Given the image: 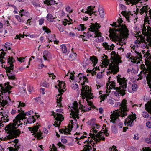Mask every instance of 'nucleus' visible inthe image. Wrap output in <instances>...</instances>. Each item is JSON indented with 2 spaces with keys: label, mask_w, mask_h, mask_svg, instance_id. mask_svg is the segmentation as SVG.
Segmentation results:
<instances>
[{
  "label": "nucleus",
  "mask_w": 151,
  "mask_h": 151,
  "mask_svg": "<svg viewBox=\"0 0 151 151\" xmlns=\"http://www.w3.org/2000/svg\"><path fill=\"white\" fill-rule=\"evenodd\" d=\"M38 127L37 125L34 126L33 127H29L28 129L31 131V133H34L32 135L35 134L34 136L37 139H40L43 138L42 136V133L39 131H38Z\"/></svg>",
  "instance_id": "obj_11"
},
{
  "label": "nucleus",
  "mask_w": 151,
  "mask_h": 151,
  "mask_svg": "<svg viewBox=\"0 0 151 151\" xmlns=\"http://www.w3.org/2000/svg\"><path fill=\"white\" fill-rule=\"evenodd\" d=\"M114 46L113 44H112L110 46H109V50H112L114 49Z\"/></svg>",
  "instance_id": "obj_61"
},
{
  "label": "nucleus",
  "mask_w": 151,
  "mask_h": 151,
  "mask_svg": "<svg viewBox=\"0 0 151 151\" xmlns=\"http://www.w3.org/2000/svg\"><path fill=\"white\" fill-rule=\"evenodd\" d=\"M36 121V119L34 118V116H30L27 120V123L31 124L32 123H34Z\"/></svg>",
  "instance_id": "obj_27"
},
{
  "label": "nucleus",
  "mask_w": 151,
  "mask_h": 151,
  "mask_svg": "<svg viewBox=\"0 0 151 151\" xmlns=\"http://www.w3.org/2000/svg\"><path fill=\"white\" fill-rule=\"evenodd\" d=\"M121 76L119 75L117 76V79L118 82L119 83L120 86L116 88L115 83L114 81H110L109 80L111 78V77L109 78V83L107 84V88L109 90L112 88L116 89V91L114 93V94L116 96H119L121 95L123 96L125 94V92L126 91L125 89L127 87V80L124 78H121Z\"/></svg>",
  "instance_id": "obj_2"
},
{
  "label": "nucleus",
  "mask_w": 151,
  "mask_h": 151,
  "mask_svg": "<svg viewBox=\"0 0 151 151\" xmlns=\"http://www.w3.org/2000/svg\"><path fill=\"white\" fill-rule=\"evenodd\" d=\"M57 27L60 32H63V28L61 25H59Z\"/></svg>",
  "instance_id": "obj_54"
},
{
  "label": "nucleus",
  "mask_w": 151,
  "mask_h": 151,
  "mask_svg": "<svg viewBox=\"0 0 151 151\" xmlns=\"http://www.w3.org/2000/svg\"><path fill=\"white\" fill-rule=\"evenodd\" d=\"M76 56V53L73 52L69 55L68 59L70 60L73 61L75 59Z\"/></svg>",
  "instance_id": "obj_26"
},
{
  "label": "nucleus",
  "mask_w": 151,
  "mask_h": 151,
  "mask_svg": "<svg viewBox=\"0 0 151 151\" xmlns=\"http://www.w3.org/2000/svg\"><path fill=\"white\" fill-rule=\"evenodd\" d=\"M142 115L145 118H147L149 117V114L147 112H143L142 113Z\"/></svg>",
  "instance_id": "obj_43"
},
{
  "label": "nucleus",
  "mask_w": 151,
  "mask_h": 151,
  "mask_svg": "<svg viewBox=\"0 0 151 151\" xmlns=\"http://www.w3.org/2000/svg\"><path fill=\"white\" fill-rule=\"evenodd\" d=\"M65 10L67 12L69 13L71 12H72L70 7L69 6L66 7Z\"/></svg>",
  "instance_id": "obj_56"
},
{
  "label": "nucleus",
  "mask_w": 151,
  "mask_h": 151,
  "mask_svg": "<svg viewBox=\"0 0 151 151\" xmlns=\"http://www.w3.org/2000/svg\"><path fill=\"white\" fill-rule=\"evenodd\" d=\"M100 126L98 124H96L95 126H93L92 128H93V129H98L99 128Z\"/></svg>",
  "instance_id": "obj_59"
},
{
  "label": "nucleus",
  "mask_w": 151,
  "mask_h": 151,
  "mask_svg": "<svg viewBox=\"0 0 151 151\" xmlns=\"http://www.w3.org/2000/svg\"><path fill=\"white\" fill-rule=\"evenodd\" d=\"M22 37L23 38L24 37V35H22V34H19V35H17L15 37V39H21L20 37Z\"/></svg>",
  "instance_id": "obj_53"
},
{
  "label": "nucleus",
  "mask_w": 151,
  "mask_h": 151,
  "mask_svg": "<svg viewBox=\"0 0 151 151\" xmlns=\"http://www.w3.org/2000/svg\"><path fill=\"white\" fill-rule=\"evenodd\" d=\"M95 7V6H93V8H92L91 6H88L86 9L87 10L85 11V13L88 14L90 16L92 14L96 15L95 14L96 12H93L94 10Z\"/></svg>",
  "instance_id": "obj_21"
},
{
  "label": "nucleus",
  "mask_w": 151,
  "mask_h": 151,
  "mask_svg": "<svg viewBox=\"0 0 151 151\" xmlns=\"http://www.w3.org/2000/svg\"><path fill=\"white\" fill-rule=\"evenodd\" d=\"M61 47L62 51L63 53H66L67 52V50L66 46L64 45H62Z\"/></svg>",
  "instance_id": "obj_33"
},
{
  "label": "nucleus",
  "mask_w": 151,
  "mask_h": 151,
  "mask_svg": "<svg viewBox=\"0 0 151 151\" xmlns=\"http://www.w3.org/2000/svg\"><path fill=\"white\" fill-rule=\"evenodd\" d=\"M44 19L43 18H41L39 20V24L40 25H42L44 22Z\"/></svg>",
  "instance_id": "obj_52"
},
{
  "label": "nucleus",
  "mask_w": 151,
  "mask_h": 151,
  "mask_svg": "<svg viewBox=\"0 0 151 151\" xmlns=\"http://www.w3.org/2000/svg\"><path fill=\"white\" fill-rule=\"evenodd\" d=\"M58 81L59 82L58 85L59 89L56 86H55V87L58 89V91L59 92L60 94H58L57 96H59L62 94V92H64V91L63 90V88H65V84L63 82H60L59 81Z\"/></svg>",
  "instance_id": "obj_19"
},
{
  "label": "nucleus",
  "mask_w": 151,
  "mask_h": 151,
  "mask_svg": "<svg viewBox=\"0 0 151 151\" xmlns=\"http://www.w3.org/2000/svg\"><path fill=\"white\" fill-rule=\"evenodd\" d=\"M44 2L48 5H53L55 3V1L54 0H46Z\"/></svg>",
  "instance_id": "obj_28"
},
{
  "label": "nucleus",
  "mask_w": 151,
  "mask_h": 151,
  "mask_svg": "<svg viewBox=\"0 0 151 151\" xmlns=\"http://www.w3.org/2000/svg\"><path fill=\"white\" fill-rule=\"evenodd\" d=\"M43 54L44 56L47 57L50 55V53L48 51H45L43 52Z\"/></svg>",
  "instance_id": "obj_49"
},
{
  "label": "nucleus",
  "mask_w": 151,
  "mask_h": 151,
  "mask_svg": "<svg viewBox=\"0 0 151 151\" xmlns=\"http://www.w3.org/2000/svg\"><path fill=\"white\" fill-rule=\"evenodd\" d=\"M8 58L7 61L8 67L6 66L5 68L6 70V72L9 79L16 80L17 78L14 73V65L12 64V63L15 61L14 59L12 57L8 56Z\"/></svg>",
  "instance_id": "obj_7"
},
{
  "label": "nucleus",
  "mask_w": 151,
  "mask_h": 151,
  "mask_svg": "<svg viewBox=\"0 0 151 151\" xmlns=\"http://www.w3.org/2000/svg\"><path fill=\"white\" fill-rule=\"evenodd\" d=\"M140 69L142 70L141 72V73L142 72L145 75H147V72L148 70L146 68L145 65L144 64H142L141 65Z\"/></svg>",
  "instance_id": "obj_24"
},
{
  "label": "nucleus",
  "mask_w": 151,
  "mask_h": 151,
  "mask_svg": "<svg viewBox=\"0 0 151 151\" xmlns=\"http://www.w3.org/2000/svg\"><path fill=\"white\" fill-rule=\"evenodd\" d=\"M91 25L90 26V29H91L92 32H94L95 34L94 37L96 39L94 41L96 43H101L103 41L104 39L102 37L101 35V33L98 31V29L100 28V26L97 23L91 24Z\"/></svg>",
  "instance_id": "obj_8"
},
{
  "label": "nucleus",
  "mask_w": 151,
  "mask_h": 151,
  "mask_svg": "<svg viewBox=\"0 0 151 151\" xmlns=\"http://www.w3.org/2000/svg\"><path fill=\"white\" fill-rule=\"evenodd\" d=\"M1 56L0 57V62H1V64H2L4 63L5 62L4 60V58L2 56L3 55L5 56V53L4 52H1Z\"/></svg>",
  "instance_id": "obj_36"
},
{
  "label": "nucleus",
  "mask_w": 151,
  "mask_h": 151,
  "mask_svg": "<svg viewBox=\"0 0 151 151\" xmlns=\"http://www.w3.org/2000/svg\"><path fill=\"white\" fill-rule=\"evenodd\" d=\"M146 126L149 128H151V122H148L146 123Z\"/></svg>",
  "instance_id": "obj_58"
},
{
  "label": "nucleus",
  "mask_w": 151,
  "mask_h": 151,
  "mask_svg": "<svg viewBox=\"0 0 151 151\" xmlns=\"http://www.w3.org/2000/svg\"><path fill=\"white\" fill-rule=\"evenodd\" d=\"M91 31L92 32L91 29V30H90V31L88 32L87 33V34H88V36H90V37H91L92 36V35L91 34Z\"/></svg>",
  "instance_id": "obj_63"
},
{
  "label": "nucleus",
  "mask_w": 151,
  "mask_h": 151,
  "mask_svg": "<svg viewBox=\"0 0 151 151\" xmlns=\"http://www.w3.org/2000/svg\"><path fill=\"white\" fill-rule=\"evenodd\" d=\"M111 55V63H110L109 64V61L107 59V56L105 54H103L104 56L101 57L103 58L101 61L105 67H107L109 64V68L110 70L107 73L108 74L109 73L113 74H115L119 70L118 65L121 63V61L116 55L115 51H112Z\"/></svg>",
  "instance_id": "obj_1"
},
{
  "label": "nucleus",
  "mask_w": 151,
  "mask_h": 151,
  "mask_svg": "<svg viewBox=\"0 0 151 151\" xmlns=\"http://www.w3.org/2000/svg\"><path fill=\"white\" fill-rule=\"evenodd\" d=\"M121 14L124 16L127 20L129 22H130V19H129L130 18V15L131 14V13L130 12H128L126 11H122L121 12Z\"/></svg>",
  "instance_id": "obj_22"
},
{
  "label": "nucleus",
  "mask_w": 151,
  "mask_h": 151,
  "mask_svg": "<svg viewBox=\"0 0 151 151\" xmlns=\"http://www.w3.org/2000/svg\"><path fill=\"white\" fill-rule=\"evenodd\" d=\"M83 150L81 151H90L92 149V147L91 146L85 145L83 146Z\"/></svg>",
  "instance_id": "obj_31"
},
{
  "label": "nucleus",
  "mask_w": 151,
  "mask_h": 151,
  "mask_svg": "<svg viewBox=\"0 0 151 151\" xmlns=\"http://www.w3.org/2000/svg\"><path fill=\"white\" fill-rule=\"evenodd\" d=\"M68 128H66V130L68 132H70L72 129V128H73V127L70 124H69L68 126Z\"/></svg>",
  "instance_id": "obj_46"
},
{
  "label": "nucleus",
  "mask_w": 151,
  "mask_h": 151,
  "mask_svg": "<svg viewBox=\"0 0 151 151\" xmlns=\"http://www.w3.org/2000/svg\"><path fill=\"white\" fill-rule=\"evenodd\" d=\"M33 91V88L32 87L30 86L29 87V92H31Z\"/></svg>",
  "instance_id": "obj_64"
},
{
  "label": "nucleus",
  "mask_w": 151,
  "mask_h": 151,
  "mask_svg": "<svg viewBox=\"0 0 151 151\" xmlns=\"http://www.w3.org/2000/svg\"><path fill=\"white\" fill-rule=\"evenodd\" d=\"M99 12L101 17L103 18L104 17V14L103 9L102 8L99 9Z\"/></svg>",
  "instance_id": "obj_35"
},
{
  "label": "nucleus",
  "mask_w": 151,
  "mask_h": 151,
  "mask_svg": "<svg viewBox=\"0 0 151 151\" xmlns=\"http://www.w3.org/2000/svg\"><path fill=\"white\" fill-rule=\"evenodd\" d=\"M25 106V103H22L21 101H19V106H18V108H19L18 110L19 109V110L20 109V107H22Z\"/></svg>",
  "instance_id": "obj_47"
},
{
  "label": "nucleus",
  "mask_w": 151,
  "mask_h": 151,
  "mask_svg": "<svg viewBox=\"0 0 151 151\" xmlns=\"http://www.w3.org/2000/svg\"><path fill=\"white\" fill-rule=\"evenodd\" d=\"M47 18L49 21L52 22L53 21L54 18L51 14H48L47 16Z\"/></svg>",
  "instance_id": "obj_34"
},
{
  "label": "nucleus",
  "mask_w": 151,
  "mask_h": 151,
  "mask_svg": "<svg viewBox=\"0 0 151 151\" xmlns=\"http://www.w3.org/2000/svg\"><path fill=\"white\" fill-rule=\"evenodd\" d=\"M132 49H133V51H134V52L136 53L137 55H138L137 58L138 59L142 58V55L141 53L137 51L136 50H135V48L134 47H132Z\"/></svg>",
  "instance_id": "obj_32"
},
{
  "label": "nucleus",
  "mask_w": 151,
  "mask_h": 151,
  "mask_svg": "<svg viewBox=\"0 0 151 151\" xmlns=\"http://www.w3.org/2000/svg\"><path fill=\"white\" fill-rule=\"evenodd\" d=\"M111 25L113 27H115L116 28H118V29H117V30L119 29V27L118 25L116 24V22H114L113 24H111Z\"/></svg>",
  "instance_id": "obj_55"
},
{
  "label": "nucleus",
  "mask_w": 151,
  "mask_h": 151,
  "mask_svg": "<svg viewBox=\"0 0 151 151\" xmlns=\"http://www.w3.org/2000/svg\"><path fill=\"white\" fill-rule=\"evenodd\" d=\"M123 21L121 19L119 18V19L118 20V22L119 23V24L118 25L119 27V30H116L114 28L111 29L110 28L109 30V32L110 33H112L113 32H115V31L116 32V31H122V28L124 27H125L126 29L127 30H128V29L127 28L126 26L124 25V24H121L123 22Z\"/></svg>",
  "instance_id": "obj_15"
},
{
  "label": "nucleus",
  "mask_w": 151,
  "mask_h": 151,
  "mask_svg": "<svg viewBox=\"0 0 151 151\" xmlns=\"http://www.w3.org/2000/svg\"><path fill=\"white\" fill-rule=\"evenodd\" d=\"M82 92L81 93V96L82 98L83 101L86 98V101H87L88 104L90 106L89 108L85 109V107H83V106L81 105L80 102H79L81 107H79V109L85 112L88 111L91 109V108H93L94 106L93 105L92 103L88 101V99H90L93 98V96H92V94L91 93V88L89 86L87 85L82 87V89L81 90Z\"/></svg>",
  "instance_id": "obj_5"
},
{
  "label": "nucleus",
  "mask_w": 151,
  "mask_h": 151,
  "mask_svg": "<svg viewBox=\"0 0 151 151\" xmlns=\"http://www.w3.org/2000/svg\"><path fill=\"white\" fill-rule=\"evenodd\" d=\"M150 76H151L149 74H148L146 77V79L147 81V83L149 86V88H151V77Z\"/></svg>",
  "instance_id": "obj_25"
},
{
  "label": "nucleus",
  "mask_w": 151,
  "mask_h": 151,
  "mask_svg": "<svg viewBox=\"0 0 151 151\" xmlns=\"http://www.w3.org/2000/svg\"><path fill=\"white\" fill-rule=\"evenodd\" d=\"M140 0H133L130 1L131 3H137L139 2Z\"/></svg>",
  "instance_id": "obj_62"
},
{
  "label": "nucleus",
  "mask_w": 151,
  "mask_h": 151,
  "mask_svg": "<svg viewBox=\"0 0 151 151\" xmlns=\"http://www.w3.org/2000/svg\"><path fill=\"white\" fill-rule=\"evenodd\" d=\"M92 62V64H93V65L94 67L96 65V64L97 63L98 60L96 57L94 56L90 57L89 60L88 59H87L86 61H85V64L86 65H88L89 63V62Z\"/></svg>",
  "instance_id": "obj_18"
},
{
  "label": "nucleus",
  "mask_w": 151,
  "mask_h": 151,
  "mask_svg": "<svg viewBox=\"0 0 151 151\" xmlns=\"http://www.w3.org/2000/svg\"><path fill=\"white\" fill-rule=\"evenodd\" d=\"M80 26L81 28V30L82 31L84 30L86 28L84 26V25L83 24H80Z\"/></svg>",
  "instance_id": "obj_57"
},
{
  "label": "nucleus",
  "mask_w": 151,
  "mask_h": 151,
  "mask_svg": "<svg viewBox=\"0 0 151 151\" xmlns=\"http://www.w3.org/2000/svg\"><path fill=\"white\" fill-rule=\"evenodd\" d=\"M145 141L148 144H151V135H150L148 138H145Z\"/></svg>",
  "instance_id": "obj_39"
},
{
  "label": "nucleus",
  "mask_w": 151,
  "mask_h": 151,
  "mask_svg": "<svg viewBox=\"0 0 151 151\" xmlns=\"http://www.w3.org/2000/svg\"><path fill=\"white\" fill-rule=\"evenodd\" d=\"M16 118L17 120L16 121L13 123H10L6 126V128H7V130L8 131L9 134L8 135L4 138L5 140L12 139L14 138H17V137H19L21 132L19 129H17L18 127L23 124L25 125L27 124V123L25 124V122H24V124L21 123L18 124V123H20V121L22 119H18V118L17 117V116Z\"/></svg>",
  "instance_id": "obj_3"
},
{
  "label": "nucleus",
  "mask_w": 151,
  "mask_h": 151,
  "mask_svg": "<svg viewBox=\"0 0 151 151\" xmlns=\"http://www.w3.org/2000/svg\"><path fill=\"white\" fill-rule=\"evenodd\" d=\"M15 17L19 22H23V19H21L19 16L16 15Z\"/></svg>",
  "instance_id": "obj_50"
},
{
  "label": "nucleus",
  "mask_w": 151,
  "mask_h": 151,
  "mask_svg": "<svg viewBox=\"0 0 151 151\" xmlns=\"http://www.w3.org/2000/svg\"><path fill=\"white\" fill-rule=\"evenodd\" d=\"M2 114V116H3V117H1V120L3 121L4 122H7L9 121V119L8 118L9 116H7L6 114L4 115L2 114V112L1 113V114Z\"/></svg>",
  "instance_id": "obj_30"
},
{
  "label": "nucleus",
  "mask_w": 151,
  "mask_h": 151,
  "mask_svg": "<svg viewBox=\"0 0 151 151\" xmlns=\"http://www.w3.org/2000/svg\"><path fill=\"white\" fill-rule=\"evenodd\" d=\"M71 112L72 114V116L74 119L76 120V118H79L78 116L79 114V109L78 106V103L76 101L73 103V106L72 107Z\"/></svg>",
  "instance_id": "obj_12"
},
{
  "label": "nucleus",
  "mask_w": 151,
  "mask_h": 151,
  "mask_svg": "<svg viewBox=\"0 0 151 151\" xmlns=\"http://www.w3.org/2000/svg\"><path fill=\"white\" fill-rule=\"evenodd\" d=\"M132 90L134 91H136L138 88L137 85L136 84H134L132 86Z\"/></svg>",
  "instance_id": "obj_44"
},
{
  "label": "nucleus",
  "mask_w": 151,
  "mask_h": 151,
  "mask_svg": "<svg viewBox=\"0 0 151 151\" xmlns=\"http://www.w3.org/2000/svg\"><path fill=\"white\" fill-rule=\"evenodd\" d=\"M42 29L44 30L45 31V32L47 33H49L50 32L49 29L48 28H47L46 27H42Z\"/></svg>",
  "instance_id": "obj_48"
},
{
  "label": "nucleus",
  "mask_w": 151,
  "mask_h": 151,
  "mask_svg": "<svg viewBox=\"0 0 151 151\" xmlns=\"http://www.w3.org/2000/svg\"><path fill=\"white\" fill-rule=\"evenodd\" d=\"M8 100H9V101L11 100L9 98V97L8 96H7L6 97L5 100L3 99L1 101H0L1 105L2 107H4L5 105L7 104Z\"/></svg>",
  "instance_id": "obj_23"
},
{
  "label": "nucleus",
  "mask_w": 151,
  "mask_h": 151,
  "mask_svg": "<svg viewBox=\"0 0 151 151\" xmlns=\"http://www.w3.org/2000/svg\"><path fill=\"white\" fill-rule=\"evenodd\" d=\"M149 9L150 8L147 5L143 6L138 12L141 14H142L144 12L146 14L144 20L145 22H149L151 19V9H150L149 11H148Z\"/></svg>",
  "instance_id": "obj_9"
},
{
  "label": "nucleus",
  "mask_w": 151,
  "mask_h": 151,
  "mask_svg": "<svg viewBox=\"0 0 151 151\" xmlns=\"http://www.w3.org/2000/svg\"><path fill=\"white\" fill-rule=\"evenodd\" d=\"M102 45L104 47L105 49L107 50L109 49V46L107 43H102Z\"/></svg>",
  "instance_id": "obj_45"
},
{
  "label": "nucleus",
  "mask_w": 151,
  "mask_h": 151,
  "mask_svg": "<svg viewBox=\"0 0 151 151\" xmlns=\"http://www.w3.org/2000/svg\"><path fill=\"white\" fill-rule=\"evenodd\" d=\"M18 111V112L19 113V114L17 116V117L18 118V119L20 120V119H21L22 120L26 119L27 117H25V116L30 115L33 112L32 111L30 110L27 112L24 113L22 108H20V109H19Z\"/></svg>",
  "instance_id": "obj_13"
},
{
  "label": "nucleus",
  "mask_w": 151,
  "mask_h": 151,
  "mask_svg": "<svg viewBox=\"0 0 151 151\" xmlns=\"http://www.w3.org/2000/svg\"><path fill=\"white\" fill-rule=\"evenodd\" d=\"M41 85L44 87L48 88L49 87L48 83L45 81H43L41 83Z\"/></svg>",
  "instance_id": "obj_37"
},
{
  "label": "nucleus",
  "mask_w": 151,
  "mask_h": 151,
  "mask_svg": "<svg viewBox=\"0 0 151 151\" xmlns=\"http://www.w3.org/2000/svg\"><path fill=\"white\" fill-rule=\"evenodd\" d=\"M73 88H74V89H76L78 87V85L77 84H73L72 86Z\"/></svg>",
  "instance_id": "obj_60"
},
{
  "label": "nucleus",
  "mask_w": 151,
  "mask_h": 151,
  "mask_svg": "<svg viewBox=\"0 0 151 151\" xmlns=\"http://www.w3.org/2000/svg\"><path fill=\"white\" fill-rule=\"evenodd\" d=\"M127 101L125 99L123 100L120 104L121 109L120 110H117L116 112L111 114L110 116V122H112L116 124L120 125L122 124V122H119V117L121 116L122 117H124L127 115L126 112L129 110V109L127 107L126 105Z\"/></svg>",
  "instance_id": "obj_4"
},
{
  "label": "nucleus",
  "mask_w": 151,
  "mask_h": 151,
  "mask_svg": "<svg viewBox=\"0 0 151 151\" xmlns=\"http://www.w3.org/2000/svg\"><path fill=\"white\" fill-rule=\"evenodd\" d=\"M122 31H116L115 32L110 33V35L113 38V40L117 44H119L120 45H123L124 42L123 39L125 38L127 39L128 37V30L126 29L125 27L123 28Z\"/></svg>",
  "instance_id": "obj_6"
},
{
  "label": "nucleus",
  "mask_w": 151,
  "mask_h": 151,
  "mask_svg": "<svg viewBox=\"0 0 151 151\" xmlns=\"http://www.w3.org/2000/svg\"><path fill=\"white\" fill-rule=\"evenodd\" d=\"M5 47L7 49H8V50H10L11 48L9 47L11 45L10 43H8V42L6 43L5 44Z\"/></svg>",
  "instance_id": "obj_51"
},
{
  "label": "nucleus",
  "mask_w": 151,
  "mask_h": 151,
  "mask_svg": "<svg viewBox=\"0 0 151 151\" xmlns=\"http://www.w3.org/2000/svg\"><path fill=\"white\" fill-rule=\"evenodd\" d=\"M99 70V67L96 66L95 68H93L92 70H90V72L91 73L93 74H96V72L95 71L96 70Z\"/></svg>",
  "instance_id": "obj_38"
},
{
  "label": "nucleus",
  "mask_w": 151,
  "mask_h": 151,
  "mask_svg": "<svg viewBox=\"0 0 151 151\" xmlns=\"http://www.w3.org/2000/svg\"><path fill=\"white\" fill-rule=\"evenodd\" d=\"M59 97L58 99V98L57 97V102L58 103L57 106H60L61 105V97Z\"/></svg>",
  "instance_id": "obj_42"
},
{
  "label": "nucleus",
  "mask_w": 151,
  "mask_h": 151,
  "mask_svg": "<svg viewBox=\"0 0 151 151\" xmlns=\"http://www.w3.org/2000/svg\"><path fill=\"white\" fill-rule=\"evenodd\" d=\"M2 84H0V86L1 87V90H2V92L3 93H5L8 92V94H9L11 93V91H8L10 90L13 87L9 85V83L8 82L7 83H5L4 86L5 87L2 86Z\"/></svg>",
  "instance_id": "obj_17"
},
{
  "label": "nucleus",
  "mask_w": 151,
  "mask_h": 151,
  "mask_svg": "<svg viewBox=\"0 0 151 151\" xmlns=\"http://www.w3.org/2000/svg\"><path fill=\"white\" fill-rule=\"evenodd\" d=\"M53 113L52 114L54 115V117L55 118V121L54 124V126L55 127H59L61 121L64 119V117L61 114L56 113L55 115H54Z\"/></svg>",
  "instance_id": "obj_14"
},
{
  "label": "nucleus",
  "mask_w": 151,
  "mask_h": 151,
  "mask_svg": "<svg viewBox=\"0 0 151 151\" xmlns=\"http://www.w3.org/2000/svg\"><path fill=\"white\" fill-rule=\"evenodd\" d=\"M59 132L60 133H64L67 134H68V131H67L66 129H61L59 130Z\"/></svg>",
  "instance_id": "obj_40"
},
{
  "label": "nucleus",
  "mask_w": 151,
  "mask_h": 151,
  "mask_svg": "<svg viewBox=\"0 0 151 151\" xmlns=\"http://www.w3.org/2000/svg\"><path fill=\"white\" fill-rule=\"evenodd\" d=\"M90 136L95 141L97 142L99 141L98 139L96 137L95 135L94 134L91 133H90Z\"/></svg>",
  "instance_id": "obj_41"
},
{
  "label": "nucleus",
  "mask_w": 151,
  "mask_h": 151,
  "mask_svg": "<svg viewBox=\"0 0 151 151\" xmlns=\"http://www.w3.org/2000/svg\"><path fill=\"white\" fill-rule=\"evenodd\" d=\"M136 117L135 116L129 115L127 118L125 119L124 124L125 126L127 125V126H131L133 121L136 119Z\"/></svg>",
  "instance_id": "obj_16"
},
{
  "label": "nucleus",
  "mask_w": 151,
  "mask_h": 151,
  "mask_svg": "<svg viewBox=\"0 0 151 151\" xmlns=\"http://www.w3.org/2000/svg\"><path fill=\"white\" fill-rule=\"evenodd\" d=\"M149 52L150 51L148 50L146 53V55L147 60L151 64V54Z\"/></svg>",
  "instance_id": "obj_29"
},
{
  "label": "nucleus",
  "mask_w": 151,
  "mask_h": 151,
  "mask_svg": "<svg viewBox=\"0 0 151 151\" xmlns=\"http://www.w3.org/2000/svg\"><path fill=\"white\" fill-rule=\"evenodd\" d=\"M19 140L18 139H15L13 142L14 143H15V145H14V146L15 147V148H14L12 147H10L9 149V150L10 151H18V150L19 148H20L19 146H20V145L18 143Z\"/></svg>",
  "instance_id": "obj_20"
},
{
  "label": "nucleus",
  "mask_w": 151,
  "mask_h": 151,
  "mask_svg": "<svg viewBox=\"0 0 151 151\" xmlns=\"http://www.w3.org/2000/svg\"><path fill=\"white\" fill-rule=\"evenodd\" d=\"M142 34L146 36L147 42L151 40V27L149 26L147 27V29H146L145 24H144L142 28Z\"/></svg>",
  "instance_id": "obj_10"
}]
</instances>
